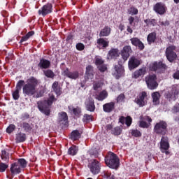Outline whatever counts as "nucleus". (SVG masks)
Here are the masks:
<instances>
[{"label": "nucleus", "instance_id": "f257e3e1", "mask_svg": "<svg viewBox=\"0 0 179 179\" xmlns=\"http://www.w3.org/2000/svg\"><path fill=\"white\" fill-rule=\"evenodd\" d=\"M55 101H57V98L54 94H49L48 99L43 101H39L37 102V106L39 111L45 115H50L51 114V106L54 103Z\"/></svg>", "mask_w": 179, "mask_h": 179}, {"label": "nucleus", "instance_id": "f03ea898", "mask_svg": "<svg viewBox=\"0 0 179 179\" xmlns=\"http://www.w3.org/2000/svg\"><path fill=\"white\" fill-rule=\"evenodd\" d=\"M38 86V80L35 77H30L27 80V83L24 84L22 87V93L24 96H34L36 94V89Z\"/></svg>", "mask_w": 179, "mask_h": 179}, {"label": "nucleus", "instance_id": "7ed1b4c3", "mask_svg": "<svg viewBox=\"0 0 179 179\" xmlns=\"http://www.w3.org/2000/svg\"><path fill=\"white\" fill-rule=\"evenodd\" d=\"M105 164L109 169L117 170L120 167V158L113 152H108L105 156Z\"/></svg>", "mask_w": 179, "mask_h": 179}, {"label": "nucleus", "instance_id": "20e7f679", "mask_svg": "<svg viewBox=\"0 0 179 179\" xmlns=\"http://www.w3.org/2000/svg\"><path fill=\"white\" fill-rule=\"evenodd\" d=\"M169 125L167 124V122L164 120H160L159 122H157L154 126V133L156 135H167V132H169V129L167 128Z\"/></svg>", "mask_w": 179, "mask_h": 179}, {"label": "nucleus", "instance_id": "39448f33", "mask_svg": "<svg viewBox=\"0 0 179 179\" xmlns=\"http://www.w3.org/2000/svg\"><path fill=\"white\" fill-rule=\"evenodd\" d=\"M145 83L148 89L150 90H155L159 87V83H157V76L156 74H149L145 78Z\"/></svg>", "mask_w": 179, "mask_h": 179}, {"label": "nucleus", "instance_id": "423d86ee", "mask_svg": "<svg viewBox=\"0 0 179 179\" xmlns=\"http://www.w3.org/2000/svg\"><path fill=\"white\" fill-rule=\"evenodd\" d=\"M88 168L90 169V171L96 176L100 173L101 170V164L97 159H92L88 163Z\"/></svg>", "mask_w": 179, "mask_h": 179}, {"label": "nucleus", "instance_id": "0eeeda50", "mask_svg": "<svg viewBox=\"0 0 179 179\" xmlns=\"http://www.w3.org/2000/svg\"><path fill=\"white\" fill-rule=\"evenodd\" d=\"M165 55L169 62H173L177 59V53L176 52V46L170 45L166 48Z\"/></svg>", "mask_w": 179, "mask_h": 179}, {"label": "nucleus", "instance_id": "6e6552de", "mask_svg": "<svg viewBox=\"0 0 179 179\" xmlns=\"http://www.w3.org/2000/svg\"><path fill=\"white\" fill-rule=\"evenodd\" d=\"M135 103L139 107H145L148 104V93L145 91L141 92L137 98L134 100Z\"/></svg>", "mask_w": 179, "mask_h": 179}, {"label": "nucleus", "instance_id": "1a4fd4ad", "mask_svg": "<svg viewBox=\"0 0 179 179\" xmlns=\"http://www.w3.org/2000/svg\"><path fill=\"white\" fill-rule=\"evenodd\" d=\"M50 13H52V3H47L38 10V15L43 16V17H45Z\"/></svg>", "mask_w": 179, "mask_h": 179}, {"label": "nucleus", "instance_id": "9d476101", "mask_svg": "<svg viewBox=\"0 0 179 179\" xmlns=\"http://www.w3.org/2000/svg\"><path fill=\"white\" fill-rule=\"evenodd\" d=\"M151 71L156 72V71H162L164 72L167 69V65L163 62H155L150 66Z\"/></svg>", "mask_w": 179, "mask_h": 179}, {"label": "nucleus", "instance_id": "9b49d317", "mask_svg": "<svg viewBox=\"0 0 179 179\" xmlns=\"http://www.w3.org/2000/svg\"><path fill=\"white\" fill-rule=\"evenodd\" d=\"M132 53V48L130 45H125L123 47V49L120 51V55L122 56V59L128 61V59Z\"/></svg>", "mask_w": 179, "mask_h": 179}, {"label": "nucleus", "instance_id": "f8f14e48", "mask_svg": "<svg viewBox=\"0 0 179 179\" xmlns=\"http://www.w3.org/2000/svg\"><path fill=\"white\" fill-rule=\"evenodd\" d=\"M85 106L87 111L90 113H94L96 110V105L94 104V99L92 97H89L85 101Z\"/></svg>", "mask_w": 179, "mask_h": 179}, {"label": "nucleus", "instance_id": "ddd939ff", "mask_svg": "<svg viewBox=\"0 0 179 179\" xmlns=\"http://www.w3.org/2000/svg\"><path fill=\"white\" fill-rule=\"evenodd\" d=\"M141 65V60L135 57H131L128 62V66L129 71H133V69H136V68H138Z\"/></svg>", "mask_w": 179, "mask_h": 179}, {"label": "nucleus", "instance_id": "4468645a", "mask_svg": "<svg viewBox=\"0 0 179 179\" xmlns=\"http://www.w3.org/2000/svg\"><path fill=\"white\" fill-rule=\"evenodd\" d=\"M115 73L114 76L115 79H120L122 76H124V73H125V69L122 64H118L114 66Z\"/></svg>", "mask_w": 179, "mask_h": 179}, {"label": "nucleus", "instance_id": "2eb2a0df", "mask_svg": "<svg viewBox=\"0 0 179 179\" xmlns=\"http://www.w3.org/2000/svg\"><path fill=\"white\" fill-rule=\"evenodd\" d=\"M166 9V6L162 2L157 3L153 7V10L158 15H164Z\"/></svg>", "mask_w": 179, "mask_h": 179}, {"label": "nucleus", "instance_id": "dca6fc26", "mask_svg": "<svg viewBox=\"0 0 179 179\" xmlns=\"http://www.w3.org/2000/svg\"><path fill=\"white\" fill-rule=\"evenodd\" d=\"M57 121L60 125H68V114L66 112L59 113Z\"/></svg>", "mask_w": 179, "mask_h": 179}, {"label": "nucleus", "instance_id": "f3484780", "mask_svg": "<svg viewBox=\"0 0 179 179\" xmlns=\"http://www.w3.org/2000/svg\"><path fill=\"white\" fill-rule=\"evenodd\" d=\"M10 171L11 173V177L13 178L17 174H20L22 173V168L19 166L15 162L10 165Z\"/></svg>", "mask_w": 179, "mask_h": 179}, {"label": "nucleus", "instance_id": "a211bd4d", "mask_svg": "<svg viewBox=\"0 0 179 179\" xmlns=\"http://www.w3.org/2000/svg\"><path fill=\"white\" fill-rule=\"evenodd\" d=\"M130 41L132 45H134V47H138V50L141 51L145 50V44L141 42L140 38L134 37L130 39Z\"/></svg>", "mask_w": 179, "mask_h": 179}, {"label": "nucleus", "instance_id": "6ab92c4d", "mask_svg": "<svg viewBox=\"0 0 179 179\" xmlns=\"http://www.w3.org/2000/svg\"><path fill=\"white\" fill-rule=\"evenodd\" d=\"M170 149V143H169V137L162 136L160 141V150H169Z\"/></svg>", "mask_w": 179, "mask_h": 179}, {"label": "nucleus", "instance_id": "aec40b11", "mask_svg": "<svg viewBox=\"0 0 179 179\" xmlns=\"http://www.w3.org/2000/svg\"><path fill=\"white\" fill-rule=\"evenodd\" d=\"M97 48L101 50L103 48H107L110 44V41H107V39H104V38H99L96 40Z\"/></svg>", "mask_w": 179, "mask_h": 179}, {"label": "nucleus", "instance_id": "412c9836", "mask_svg": "<svg viewBox=\"0 0 179 179\" xmlns=\"http://www.w3.org/2000/svg\"><path fill=\"white\" fill-rule=\"evenodd\" d=\"M117 57H120V50L118 48H111L107 55L108 59H115Z\"/></svg>", "mask_w": 179, "mask_h": 179}, {"label": "nucleus", "instance_id": "4be33fe9", "mask_svg": "<svg viewBox=\"0 0 179 179\" xmlns=\"http://www.w3.org/2000/svg\"><path fill=\"white\" fill-rule=\"evenodd\" d=\"M115 109V102L111 101L103 105V110L104 113H112Z\"/></svg>", "mask_w": 179, "mask_h": 179}, {"label": "nucleus", "instance_id": "5701e85b", "mask_svg": "<svg viewBox=\"0 0 179 179\" xmlns=\"http://www.w3.org/2000/svg\"><path fill=\"white\" fill-rule=\"evenodd\" d=\"M145 73H146V68L143 67L134 71L132 73L131 77L133 78V79H138L141 77L145 76Z\"/></svg>", "mask_w": 179, "mask_h": 179}, {"label": "nucleus", "instance_id": "b1692460", "mask_svg": "<svg viewBox=\"0 0 179 179\" xmlns=\"http://www.w3.org/2000/svg\"><path fill=\"white\" fill-rule=\"evenodd\" d=\"M38 66L40 69H48L51 66V62L45 59H41Z\"/></svg>", "mask_w": 179, "mask_h": 179}, {"label": "nucleus", "instance_id": "393cba45", "mask_svg": "<svg viewBox=\"0 0 179 179\" xmlns=\"http://www.w3.org/2000/svg\"><path fill=\"white\" fill-rule=\"evenodd\" d=\"M157 40V34L156 33V31H152L147 36V41L149 45H152V44H155Z\"/></svg>", "mask_w": 179, "mask_h": 179}, {"label": "nucleus", "instance_id": "a878e982", "mask_svg": "<svg viewBox=\"0 0 179 179\" xmlns=\"http://www.w3.org/2000/svg\"><path fill=\"white\" fill-rule=\"evenodd\" d=\"M52 89L57 97L62 94V88H61V86H59V83H58V81H55L53 83L52 85Z\"/></svg>", "mask_w": 179, "mask_h": 179}, {"label": "nucleus", "instance_id": "bb28decb", "mask_svg": "<svg viewBox=\"0 0 179 179\" xmlns=\"http://www.w3.org/2000/svg\"><path fill=\"white\" fill-rule=\"evenodd\" d=\"M94 70L93 69V66L88 65L86 67V70H85L86 79H93V78L94 77Z\"/></svg>", "mask_w": 179, "mask_h": 179}, {"label": "nucleus", "instance_id": "cd10ccee", "mask_svg": "<svg viewBox=\"0 0 179 179\" xmlns=\"http://www.w3.org/2000/svg\"><path fill=\"white\" fill-rule=\"evenodd\" d=\"M26 139H27L26 134L22 133V131H20L19 133L15 134L16 143H22L23 142H26Z\"/></svg>", "mask_w": 179, "mask_h": 179}, {"label": "nucleus", "instance_id": "c85d7f7f", "mask_svg": "<svg viewBox=\"0 0 179 179\" xmlns=\"http://www.w3.org/2000/svg\"><path fill=\"white\" fill-rule=\"evenodd\" d=\"M68 109L69 110L70 113H73V114L76 116V117H80V114H82V109L79 107L77 106L76 108L70 106H68Z\"/></svg>", "mask_w": 179, "mask_h": 179}, {"label": "nucleus", "instance_id": "c756f323", "mask_svg": "<svg viewBox=\"0 0 179 179\" xmlns=\"http://www.w3.org/2000/svg\"><path fill=\"white\" fill-rule=\"evenodd\" d=\"M111 34V28L108 26H105L99 32V37H108Z\"/></svg>", "mask_w": 179, "mask_h": 179}, {"label": "nucleus", "instance_id": "7c9ffc66", "mask_svg": "<svg viewBox=\"0 0 179 179\" xmlns=\"http://www.w3.org/2000/svg\"><path fill=\"white\" fill-rule=\"evenodd\" d=\"M78 152H79L78 146L73 145L69 148L67 153L69 156H76V155H78Z\"/></svg>", "mask_w": 179, "mask_h": 179}, {"label": "nucleus", "instance_id": "2f4dec72", "mask_svg": "<svg viewBox=\"0 0 179 179\" xmlns=\"http://www.w3.org/2000/svg\"><path fill=\"white\" fill-rule=\"evenodd\" d=\"M144 23H145L147 27H150L152 26V27H155V26L157 25V20L156 19H145L144 20Z\"/></svg>", "mask_w": 179, "mask_h": 179}, {"label": "nucleus", "instance_id": "473e14b6", "mask_svg": "<svg viewBox=\"0 0 179 179\" xmlns=\"http://www.w3.org/2000/svg\"><path fill=\"white\" fill-rule=\"evenodd\" d=\"M1 159L4 163H9V152H8L6 150H1Z\"/></svg>", "mask_w": 179, "mask_h": 179}, {"label": "nucleus", "instance_id": "72a5a7b5", "mask_svg": "<svg viewBox=\"0 0 179 179\" xmlns=\"http://www.w3.org/2000/svg\"><path fill=\"white\" fill-rule=\"evenodd\" d=\"M20 169H26L27 167V161L24 158H20L15 162Z\"/></svg>", "mask_w": 179, "mask_h": 179}, {"label": "nucleus", "instance_id": "f704fd0d", "mask_svg": "<svg viewBox=\"0 0 179 179\" xmlns=\"http://www.w3.org/2000/svg\"><path fill=\"white\" fill-rule=\"evenodd\" d=\"M71 141H78L80 138V133L79 130H73L70 136Z\"/></svg>", "mask_w": 179, "mask_h": 179}, {"label": "nucleus", "instance_id": "c9c22d12", "mask_svg": "<svg viewBox=\"0 0 179 179\" xmlns=\"http://www.w3.org/2000/svg\"><path fill=\"white\" fill-rule=\"evenodd\" d=\"M32 36H34V31H29L25 36L21 38L20 44H22V43H24V41H27V40H29L30 37H32Z\"/></svg>", "mask_w": 179, "mask_h": 179}, {"label": "nucleus", "instance_id": "e433bc0d", "mask_svg": "<svg viewBox=\"0 0 179 179\" xmlns=\"http://www.w3.org/2000/svg\"><path fill=\"white\" fill-rule=\"evenodd\" d=\"M111 134L115 136H118L122 134V129L117 126L112 129Z\"/></svg>", "mask_w": 179, "mask_h": 179}, {"label": "nucleus", "instance_id": "4c0bfd02", "mask_svg": "<svg viewBox=\"0 0 179 179\" xmlns=\"http://www.w3.org/2000/svg\"><path fill=\"white\" fill-rule=\"evenodd\" d=\"M127 13L128 15L134 16L135 15H138V13H139V10H138V8H136V7L131 6L129 8H128Z\"/></svg>", "mask_w": 179, "mask_h": 179}, {"label": "nucleus", "instance_id": "58836bf2", "mask_svg": "<svg viewBox=\"0 0 179 179\" xmlns=\"http://www.w3.org/2000/svg\"><path fill=\"white\" fill-rule=\"evenodd\" d=\"M43 73L46 78H49L50 79H53V78H55V73H54V71H52L51 69L43 71Z\"/></svg>", "mask_w": 179, "mask_h": 179}, {"label": "nucleus", "instance_id": "ea45409f", "mask_svg": "<svg viewBox=\"0 0 179 179\" xmlns=\"http://www.w3.org/2000/svg\"><path fill=\"white\" fill-rule=\"evenodd\" d=\"M108 96V94L106 91H102L97 96L96 100H99V101H103V100H105V99H107Z\"/></svg>", "mask_w": 179, "mask_h": 179}, {"label": "nucleus", "instance_id": "a19ab883", "mask_svg": "<svg viewBox=\"0 0 179 179\" xmlns=\"http://www.w3.org/2000/svg\"><path fill=\"white\" fill-rule=\"evenodd\" d=\"M22 128L25 132H30L33 129L30 124L26 122H22Z\"/></svg>", "mask_w": 179, "mask_h": 179}, {"label": "nucleus", "instance_id": "79ce46f5", "mask_svg": "<svg viewBox=\"0 0 179 179\" xmlns=\"http://www.w3.org/2000/svg\"><path fill=\"white\" fill-rule=\"evenodd\" d=\"M152 102L157 103L160 99V93L159 92H155L152 94Z\"/></svg>", "mask_w": 179, "mask_h": 179}, {"label": "nucleus", "instance_id": "37998d69", "mask_svg": "<svg viewBox=\"0 0 179 179\" xmlns=\"http://www.w3.org/2000/svg\"><path fill=\"white\" fill-rule=\"evenodd\" d=\"M83 122L88 124V122H90V121H93V115L85 114L83 117Z\"/></svg>", "mask_w": 179, "mask_h": 179}, {"label": "nucleus", "instance_id": "c03bdc74", "mask_svg": "<svg viewBox=\"0 0 179 179\" xmlns=\"http://www.w3.org/2000/svg\"><path fill=\"white\" fill-rule=\"evenodd\" d=\"M69 79H74L76 80L78 78H79V71H70V74L69 75L68 77Z\"/></svg>", "mask_w": 179, "mask_h": 179}, {"label": "nucleus", "instance_id": "a18cd8bd", "mask_svg": "<svg viewBox=\"0 0 179 179\" xmlns=\"http://www.w3.org/2000/svg\"><path fill=\"white\" fill-rule=\"evenodd\" d=\"M20 90H16L15 91H13L12 96L13 100H17L18 99H20Z\"/></svg>", "mask_w": 179, "mask_h": 179}, {"label": "nucleus", "instance_id": "49530a36", "mask_svg": "<svg viewBox=\"0 0 179 179\" xmlns=\"http://www.w3.org/2000/svg\"><path fill=\"white\" fill-rule=\"evenodd\" d=\"M131 136H134V138H141L142 133L138 129H133L131 130Z\"/></svg>", "mask_w": 179, "mask_h": 179}, {"label": "nucleus", "instance_id": "de8ad7c7", "mask_svg": "<svg viewBox=\"0 0 179 179\" xmlns=\"http://www.w3.org/2000/svg\"><path fill=\"white\" fill-rule=\"evenodd\" d=\"M8 167H9V165L7 164L6 162H0V173H5Z\"/></svg>", "mask_w": 179, "mask_h": 179}, {"label": "nucleus", "instance_id": "09e8293b", "mask_svg": "<svg viewBox=\"0 0 179 179\" xmlns=\"http://www.w3.org/2000/svg\"><path fill=\"white\" fill-rule=\"evenodd\" d=\"M23 86H24V80H20L17 84H16V87H15V89L17 90H20L21 91L22 90V87H23Z\"/></svg>", "mask_w": 179, "mask_h": 179}, {"label": "nucleus", "instance_id": "8fccbe9b", "mask_svg": "<svg viewBox=\"0 0 179 179\" xmlns=\"http://www.w3.org/2000/svg\"><path fill=\"white\" fill-rule=\"evenodd\" d=\"M16 129V126L13 124H10L6 129L7 134H12L13 131Z\"/></svg>", "mask_w": 179, "mask_h": 179}, {"label": "nucleus", "instance_id": "3c124183", "mask_svg": "<svg viewBox=\"0 0 179 179\" xmlns=\"http://www.w3.org/2000/svg\"><path fill=\"white\" fill-rule=\"evenodd\" d=\"M127 127H129L131 125H132V117L131 116H127L125 117V122Z\"/></svg>", "mask_w": 179, "mask_h": 179}, {"label": "nucleus", "instance_id": "603ef678", "mask_svg": "<svg viewBox=\"0 0 179 179\" xmlns=\"http://www.w3.org/2000/svg\"><path fill=\"white\" fill-rule=\"evenodd\" d=\"M138 127H140V128H149V127H150V124L142 120L140 121Z\"/></svg>", "mask_w": 179, "mask_h": 179}, {"label": "nucleus", "instance_id": "864d4df0", "mask_svg": "<svg viewBox=\"0 0 179 179\" xmlns=\"http://www.w3.org/2000/svg\"><path fill=\"white\" fill-rule=\"evenodd\" d=\"M104 64V60H103V59L101 58H96L95 59V65L100 66L101 65H103Z\"/></svg>", "mask_w": 179, "mask_h": 179}, {"label": "nucleus", "instance_id": "5fc2aeb1", "mask_svg": "<svg viewBox=\"0 0 179 179\" xmlns=\"http://www.w3.org/2000/svg\"><path fill=\"white\" fill-rule=\"evenodd\" d=\"M76 48L78 51H83L85 50V45L82 43H78L76 44Z\"/></svg>", "mask_w": 179, "mask_h": 179}, {"label": "nucleus", "instance_id": "6e6d98bb", "mask_svg": "<svg viewBox=\"0 0 179 179\" xmlns=\"http://www.w3.org/2000/svg\"><path fill=\"white\" fill-rule=\"evenodd\" d=\"M117 103H122L125 100V94H120L116 99Z\"/></svg>", "mask_w": 179, "mask_h": 179}, {"label": "nucleus", "instance_id": "4d7b16f0", "mask_svg": "<svg viewBox=\"0 0 179 179\" xmlns=\"http://www.w3.org/2000/svg\"><path fill=\"white\" fill-rule=\"evenodd\" d=\"M62 74L64 75V76H66V78H69L71 71H69V69L66 68V69H62Z\"/></svg>", "mask_w": 179, "mask_h": 179}, {"label": "nucleus", "instance_id": "13d9d810", "mask_svg": "<svg viewBox=\"0 0 179 179\" xmlns=\"http://www.w3.org/2000/svg\"><path fill=\"white\" fill-rule=\"evenodd\" d=\"M101 86H103V85L101 84V83L100 82H96L94 83L93 85V89L94 90H99V89H100V87H101Z\"/></svg>", "mask_w": 179, "mask_h": 179}, {"label": "nucleus", "instance_id": "bf43d9fd", "mask_svg": "<svg viewBox=\"0 0 179 179\" xmlns=\"http://www.w3.org/2000/svg\"><path fill=\"white\" fill-rule=\"evenodd\" d=\"M97 68L101 72H106V71H107V65L106 64H101V66H98Z\"/></svg>", "mask_w": 179, "mask_h": 179}, {"label": "nucleus", "instance_id": "052dcab7", "mask_svg": "<svg viewBox=\"0 0 179 179\" xmlns=\"http://www.w3.org/2000/svg\"><path fill=\"white\" fill-rule=\"evenodd\" d=\"M171 91L172 92V94L174 99H176V96H178L179 94L178 89H177V87H172V90Z\"/></svg>", "mask_w": 179, "mask_h": 179}, {"label": "nucleus", "instance_id": "680f3d73", "mask_svg": "<svg viewBox=\"0 0 179 179\" xmlns=\"http://www.w3.org/2000/svg\"><path fill=\"white\" fill-rule=\"evenodd\" d=\"M29 118H30V115L27 113H23L21 115V120L22 121H26V120H29Z\"/></svg>", "mask_w": 179, "mask_h": 179}, {"label": "nucleus", "instance_id": "e2e57ef3", "mask_svg": "<svg viewBox=\"0 0 179 179\" xmlns=\"http://www.w3.org/2000/svg\"><path fill=\"white\" fill-rule=\"evenodd\" d=\"M166 99H174V96L173 95L172 92H167L165 93Z\"/></svg>", "mask_w": 179, "mask_h": 179}, {"label": "nucleus", "instance_id": "0e129e2a", "mask_svg": "<svg viewBox=\"0 0 179 179\" xmlns=\"http://www.w3.org/2000/svg\"><path fill=\"white\" fill-rule=\"evenodd\" d=\"M70 40H73V35L72 34H70L67 36L66 38V43H70Z\"/></svg>", "mask_w": 179, "mask_h": 179}, {"label": "nucleus", "instance_id": "69168bd1", "mask_svg": "<svg viewBox=\"0 0 179 179\" xmlns=\"http://www.w3.org/2000/svg\"><path fill=\"white\" fill-rule=\"evenodd\" d=\"M173 79L179 80V71H176V73L173 74Z\"/></svg>", "mask_w": 179, "mask_h": 179}, {"label": "nucleus", "instance_id": "338daca9", "mask_svg": "<svg viewBox=\"0 0 179 179\" xmlns=\"http://www.w3.org/2000/svg\"><path fill=\"white\" fill-rule=\"evenodd\" d=\"M126 117H124V116H121L120 118H119V122H120V124H122V125H124V124H125V119Z\"/></svg>", "mask_w": 179, "mask_h": 179}, {"label": "nucleus", "instance_id": "774afa93", "mask_svg": "<svg viewBox=\"0 0 179 179\" xmlns=\"http://www.w3.org/2000/svg\"><path fill=\"white\" fill-rule=\"evenodd\" d=\"M161 26H170V21L166 20L164 22H161Z\"/></svg>", "mask_w": 179, "mask_h": 179}]
</instances>
